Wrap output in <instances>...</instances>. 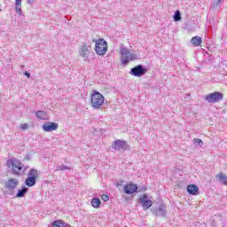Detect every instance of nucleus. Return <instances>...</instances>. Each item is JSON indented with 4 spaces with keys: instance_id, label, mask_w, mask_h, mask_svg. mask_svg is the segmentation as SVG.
I'll return each mask as SVG.
<instances>
[{
    "instance_id": "nucleus-1",
    "label": "nucleus",
    "mask_w": 227,
    "mask_h": 227,
    "mask_svg": "<svg viewBox=\"0 0 227 227\" xmlns=\"http://www.w3.org/2000/svg\"><path fill=\"white\" fill-rule=\"evenodd\" d=\"M7 168H9L12 175H14L15 176H21L24 175V171H26L29 167H24V164H22L20 160L15 158H10L7 160Z\"/></svg>"
},
{
    "instance_id": "nucleus-2",
    "label": "nucleus",
    "mask_w": 227,
    "mask_h": 227,
    "mask_svg": "<svg viewBox=\"0 0 227 227\" xmlns=\"http://www.w3.org/2000/svg\"><path fill=\"white\" fill-rule=\"evenodd\" d=\"M106 100V98H104V95L102 93L93 90V93L91 94L90 98V105L93 107V109H100L102 106H104V101Z\"/></svg>"
},
{
    "instance_id": "nucleus-3",
    "label": "nucleus",
    "mask_w": 227,
    "mask_h": 227,
    "mask_svg": "<svg viewBox=\"0 0 227 227\" xmlns=\"http://www.w3.org/2000/svg\"><path fill=\"white\" fill-rule=\"evenodd\" d=\"M120 54L121 64L124 66L129 65V61H134V59H136V55L130 52V50L127 47H121L120 49Z\"/></svg>"
},
{
    "instance_id": "nucleus-4",
    "label": "nucleus",
    "mask_w": 227,
    "mask_h": 227,
    "mask_svg": "<svg viewBox=\"0 0 227 227\" xmlns=\"http://www.w3.org/2000/svg\"><path fill=\"white\" fill-rule=\"evenodd\" d=\"M223 98L224 95L218 91L209 93L204 97V100H206V102H208L209 104H217L218 102H221V100H223Z\"/></svg>"
},
{
    "instance_id": "nucleus-5",
    "label": "nucleus",
    "mask_w": 227,
    "mask_h": 227,
    "mask_svg": "<svg viewBox=\"0 0 227 227\" xmlns=\"http://www.w3.org/2000/svg\"><path fill=\"white\" fill-rule=\"evenodd\" d=\"M20 181L17 178H9L5 181L4 188L8 191L11 196L15 194V189L19 187Z\"/></svg>"
},
{
    "instance_id": "nucleus-6",
    "label": "nucleus",
    "mask_w": 227,
    "mask_h": 227,
    "mask_svg": "<svg viewBox=\"0 0 227 227\" xmlns=\"http://www.w3.org/2000/svg\"><path fill=\"white\" fill-rule=\"evenodd\" d=\"M36 178H38V170L31 168L28 172V176L25 180L26 185L34 187V185H36Z\"/></svg>"
},
{
    "instance_id": "nucleus-7",
    "label": "nucleus",
    "mask_w": 227,
    "mask_h": 227,
    "mask_svg": "<svg viewBox=\"0 0 227 227\" xmlns=\"http://www.w3.org/2000/svg\"><path fill=\"white\" fill-rule=\"evenodd\" d=\"M113 150H115L116 152H120V150H122V152H125L126 150H130V146H129V144L125 140H114L112 144Z\"/></svg>"
},
{
    "instance_id": "nucleus-8",
    "label": "nucleus",
    "mask_w": 227,
    "mask_h": 227,
    "mask_svg": "<svg viewBox=\"0 0 227 227\" xmlns=\"http://www.w3.org/2000/svg\"><path fill=\"white\" fill-rule=\"evenodd\" d=\"M95 51L98 56H104L107 52V42L104 39L96 41Z\"/></svg>"
},
{
    "instance_id": "nucleus-9",
    "label": "nucleus",
    "mask_w": 227,
    "mask_h": 227,
    "mask_svg": "<svg viewBox=\"0 0 227 227\" xmlns=\"http://www.w3.org/2000/svg\"><path fill=\"white\" fill-rule=\"evenodd\" d=\"M147 72L148 69L146 67H143V65H138L131 68L129 74L134 75V77H143Z\"/></svg>"
},
{
    "instance_id": "nucleus-10",
    "label": "nucleus",
    "mask_w": 227,
    "mask_h": 227,
    "mask_svg": "<svg viewBox=\"0 0 227 227\" xmlns=\"http://www.w3.org/2000/svg\"><path fill=\"white\" fill-rule=\"evenodd\" d=\"M139 203L142 204V208L144 210H148L153 205V201L152 200L148 199V195L146 193H144L142 197L139 198Z\"/></svg>"
},
{
    "instance_id": "nucleus-11",
    "label": "nucleus",
    "mask_w": 227,
    "mask_h": 227,
    "mask_svg": "<svg viewBox=\"0 0 227 227\" xmlns=\"http://www.w3.org/2000/svg\"><path fill=\"white\" fill-rule=\"evenodd\" d=\"M58 123L56 122H45L43 125V130H44V132H54V130H58Z\"/></svg>"
},
{
    "instance_id": "nucleus-12",
    "label": "nucleus",
    "mask_w": 227,
    "mask_h": 227,
    "mask_svg": "<svg viewBox=\"0 0 227 227\" xmlns=\"http://www.w3.org/2000/svg\"><path fill=\"white\" fill-rule=\"evenodd\" d=\"M79 54L82 58L84 59L85 61L88 60V59L90 58V50L88 49L87 43H83L81 46Z\"/></svg>"
},
{
    "instance_id": "nucleus-13",
    "label": "nucleus",
    "mask_w": 227,
    "mask_h": 227,
    "mask_svg": "<svg viewBox=\"0 0 227 227\" xmlns=\"http://www.w3.org/2000/svg\"><path fill=\"white\" fill-rule=\"evenodd\" d=\"M125 194H134L137 192V185L134 184H128L123 187Z\"/></svg>"
},
{
    "instance_id": "nucleus-14",
    "label": "nucleus",
    "mask_w": 227,
    "mask_h": 227,
    "mask_svg": "<svg viewBox=\"0 0 227 227\" xmlns=\"http://www.w3.org/2000/svg\"><path fill=\"white\" fill-rule=\"evenodd\" d=\"M168 214L165 204H160L159 208L154 211V215L159 217H164Z\"/></svg>"
},
{
    "instance_id": "nucleus-15",
    "label": "nucleus",
    "mask_w": 227,
    "mask_h": 227,
    "mask_svg": "<svg viewBox=\"0 0 227 227\" xmlns=\"http://www.w3.org/2000/svg\"><path fill=\"white\" fill-rule=\"evenodd\" d=\"M199 192H200V188L196 184H189L187 186V192L189 194H192V196H198Z\"/></svg>"
},
{
    "instance_id": "nucleus-16",
    "label": "nucleus",
    "mask_w": 227,
    "mask_h": 227,
    "mask_svg": "<svg viewBox=\"0 0 227 227\" xmlns=\"http://www.w3.org/2000/svg\"><path fill=\"white\" fill-rule=\"evenodd\" d=\"M215 180L223 184V185H227V176L223 173H219L215 176Z\"/></svg>"
},
{
    "instance_id": "nucleus-17",
    "label": "nucleus",
    "mask_w": 227,
    "mask_h": 227,
    "mask_svg": "<svg viewBox=\"0 0 227 227\" xmlns=\"http://www.w3.org/2000/svg\"><path fill=\"white\" fill-rule=\"evenodd\" d=\"M51 227H73V226L63 222V220H57L51 223Z\"/></svg>"
},
{
    "instance_id": "nucleus-18",
    "label": "nucleus",
    "mask_w": 227,
    "mask_h": 227,
    "mask_svg": "<svg viewBox=\"0 0 227 227\" xmlns=\"http://www.w3.org/2000/svg\"><path fill=\"white\" fill-rule=\"evenodd\" d=\"M35 116L39 120H49V115L44 111H37Z\"/></svg>"
},
{
    "instance_id": "nucleus-19",
    "label": "nucleus",
    "mask_w": 227,
    "mask_h": 227,
    "mask_svg": "<svg viewBox=\"0 0 227 227\" xmlns=\"http://www.w3.org/2000/svg\"><path fill=\"white\" fill-rule=\"evenodd\" d=\"M27 193V187H23L22 189H19L16 194V198H24Z\"/></svg>"
},
{
    "instance_id": "nucleus-20",
    "label": "nucleus",
    "mask_w": 227,
    "mask_h": 227,
    "mask_svg": "<svg viewBox=\"0 0 227 227\" xmlns=\"http://www.w3.org/2000/svg\"><path fill=\"white\" fill-rule=\"evenodd\" d=\"M191 43L194 45L195 47H198L201 45V37L200 36H194L191 40Z\"/></svg>"
},
{
    "instance_id": "nucleus-21",
    "label": "nucleus",
    "mask_w": 227,
    "mask_h": 227,
    "mask_svg": "<svg viewBox=\"0 0 227 227\" xmlns=\"http://www.w3.org/2000/svg\"><path fill=\"white\" fill-rule=\"evenodd\" d=\"M102 204V201L98 198H94L91 200V206L93 208H100V205Z\"/></svg>"
},
{
    "instance_id": "nucleus-22",
    "label": "nucleus",
    "mask_w": 227,
    "mask_h": 227,
    "mask_svg": "<svg viewBox=\"0 0 227 227\" xmlns=\"http://www.w3.org/2000/svg\"><path fill=\"white\" fill-rule=\"evenodd\" d=\"M70 167L66 165H59L57 167V171H70Z\"/></svg>"
},
{
    "instance_id": "nucleus-23",
    "label": "nucleus",
    "mask_w": 227,
    "mask_h": 227,
    "mask_svg": "<svg viewBox=\"0 0 227 227\" xmlns=\"http://www.w3.org/2000/svg\"><path fill=\"white\" fill-rule=\"evenodd\" d=\"M174 20L175 22H178L180 20H182V16L180 14V11H176L174 13Z\"/></svg>"
},
{
    "instance_id": "nucleus-24",
    "label": "nucleus",
    "mask_w": 227,
    "mask_h": 227,
    "mask_svg": "<svg viewBox=\"0 0 227 227\" xmlns=\"http://www.w3.org/2000/svg\"><path fill=\"white\" fill-rule=\"evenodd\" d=\"M193 145H198L199 146H203V140L200 138H194L192 140Z\"/></svg>"
},
{
    "instance_id": "nucleus-25",
    "label": "nucleus",
    "mask_w": 227,
    "mask_h": 227,
    "mask_svg": "<svg viewBox=\"0 0 227 227\" xmlns=\"http://www.w3.org/2000/svg\"><path fill=\"white\" fill-rule=\"evenodd\" d=\"M15 11L19 15H22V9L20 8V5H16Z\"/></svg>"
},
{
    "instance_id": "nucleus-26",
    "label": "nucleus",
    "mask_w": 227,
    "mask_h": 227,
    "mask_svg": "<svg viewBox=\"0 0 227 227\" xmlns=\"http://www.w3.org/2000/svg\"><path fill=\"white\" fill-rule=\"evenodd\" d=\"M101 200H102L103 201H109V195H107V194H102V195H101Z\"/></svg>"
},
{
    "instance_id": "nucleus-27",
    "label": "nucleus",
    "mask_w": 227,
    "mask_h": 227,
    "mask_svg": "<svg viewBox=\"0 0 227 227\" xmlns=\"http://www.w3.org/2000/svg\"><path fill=\"white\" fill-rule=\"evenodd\" d=\"M15 6H22V0H16Z\"/></svg>"
},
{
    "instance_id": "nucleus-28",
    "label": "nucleus",
    "mask_w": 227,
    "mask_h": 227,
    "mask_svg": "<svg viewBox=\"0 0 227 227\" xmlns=\"http://www.w3.org/2000/svg\"><path fill=\"white\" fill-rule=\"evenodd\" d=\"M24 75H26V77H27L29 79V77H31V74L28 72H25Z\"/></svg>"
},
{
    "instance_id": "nucleus-29",
    "label": "nucleus",
    "mask_w": 227,
    "mask_h": 227,
    "mask_svg": "<svg viewBox=\"0 0 227 227\" xmlns=\"http://www.w3.org/2000/svg\"><path fill=\"white\" fill-rule=\"evenodd\" d=\"M21 129H22L23 130H26V129H27V124H22V125H21Z\"/></svg>"
},
{
    "instance_id": "nucleus-30",
    "label": "nucleus",
    "mask_w": 227,
    "mask_h": 227,
    "mask_svg": "<svg viewBox=\"0 0 227 227\" xmlns=\"http://www.w3.org/2000/svg\"><path fill=\"white\" fill-rule=\"evenodd\" d=\"M35 0H27V4H31V3H34Z\"/></svg>"
},
{
    "instance_id": "nucleus-31",
    "label": "nucleus",
    "mask_w": 227,
    "mask_h": 227,
    "mask_svg": "<svg viewBox=\"0 0 227 227\" xmlns=\"http://www.w3.org/2000/svg\"><path fill=\"white\" fill-rule=\"evenodd\" d=\"M223 0H217V4H219Z\"/></svg>"
}]
</instances>
